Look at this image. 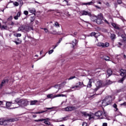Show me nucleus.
I'll return each instance as SVG.
<instances>
[{"label": "nucleus", "mask_w": 126, "mask_h": 126, "mask_svg": "<svg viewBox=\"0 0 126 126\" xmlns=\"http://www.w3.org/2000/svg\"><path fill=\"white\" fill-rule=\"evenodd\" d=\"M102 126H108V124L107 123H103Z\"/></svg>", "instance_id": "nucleus-50"}, {"label": "nucleus", "mask_w": 126, "mask_h": 126, "mask_svg": "<svg viewBox=\"0 0 126 126\" xmlns=\"http://www.w3.org/2000/svg\"><path fill=\"white\" fill-rule=\"evenodd\" d=\"M34 122H40V120H34Z\"/></svg>", "instance_id": "nucleus-63"}, {"label": "nucleus", "mask_w": 126, "mask_h": 126, "mask_svg": "<svg viewBox=\"0 0 126 126\" xmlns=\"http://www.w3.org/2000/svg\"><path fill=\"white\" fill-rule=\"evenodd\" d=\"M82 15H88L89 16H91V13L86 11H83Z\"/></svg>", "instance_id": "nucleus-15"}, {"label": "nucleus", "mask_w": 126, "mask_h": 126, "mask_svg": "<svg viewBox=\"0 0 126 126\" xmlns=\"http://www.w3.org/2000/svg\"><path fill=\"white\" fill-rule=\"evenodd\" d=\"M124 58L125 60H126V55H124Z\"/></svg>", "instance_id": "nucleus-64"}, {"label": "nucleus", "mask_w": 126, "mask_h": 126, "mask_svg": "<svg viewBox=\"0 0 126 126\" xmlns=\"http://www.w3.org/2000/svg\"><path fill=\"white\" fill-rule=\"evenodd\" d=\"M110 38L112 40H115L116 39V34L114 33L111 34Z\"/></svg>", "instance_id": "nucleus-26"}, {"label": "nucleus", "mask_w": 126, "mask_h": 126, "mask_svg": "<svg viewBox=\"0 0 126 126\" xmlns=\"http://www.w3.org/2000/svg\"><path fill=\"white\" fill-rule=\"evenodd\" d=\"M44 123L45 124V125H47V126H51V122L47 121V120H45Z\"/></svg>", "instance_id": "nucleus-31"}, {"label": "nucleus", "mask_w": 126, "mask_h": 126, "mask_svg": "<svg viewBox=\"0 0 126 126\" xmlns=\"http://www.w3.org/2000/svg\"><path fill=\"white\" fill-rule=\"evenodd\" d=\"M37 102H38L37 100H32V101H31L30 105H35V104H36V103H37Z\"/></svg>", "instance_id": "nucleus-29"}, {"label": "nucleus", "mask_w": 126, "mask_h": 126, "mask_svg": "<svg viewBox=\"0 0 126 126\" xmlns=\"http://www.w3.org/2000/svg\"><path fill=\"white\" fill-rule=\"evenodd\" d=\"M29 101L25 99H16L15 100V104L16 106L12 108V109H17V108H19V106L21 107H26L28 106Z\"/></svg>", "instance_id": "nucleus-1"}, {"label": "nucleus", "mask_w": 126, "mask_h": 126, "mask_svg": "<svg viewBox=\"0 0 126 126\" xmlns=\"http://www.w3.org/2000/svg\"><path fill=\"white\" fill-rule=\"evenodd\" d=\"M47 112V110L46 111H42L41 112H34L33 113V114H43V113H45Z\"/></svg>", "instance_id": "nucleus-33"}, {"label": "nucleus", "mask_w": 126, "mask_h": 126, "mask_svg": "<svg viewBox=\"0 0 126 126\" xmlns=\"http://www.w3.org/2000/svg\"><path fill=\"white\" fill-rule=\"evenodd\" d=\"M14 23H13V22H11V24H10V25L11 26H13V25H14Z\"/></svg>", "instance_id": "nucleus-58"}, {"label": "nucleus", "mask_w": 126, "mask_h": 126, "mask_svg": "<svg viewBox=\"0 0 126 126\" xmlns=\"http://www.w3.org/2000/svg\"><path fill=\"white\" fill-rule=\"evenodd\" d=\"M76 108L74 106H71V107H67L64 108V111L66 112H70L71 111H73V110H75Z\"/></svg>", "instance_id": "nucleus-8"}, {"label": "nucleus", "mask_w": 126, "mask_h": 126, "mask_svg": "<svg viewBox=\"0 0 126 126\" xmlns=\"http://www.w3.org/2000/svg\"><path fill=\"white\" fill-rule=\"evenodd\" d=\"M53 97V94H48L47 98H52Z\"/></svg>", "instance_id": "nucleus-42"}, {"label": "nucleus", "mask_w": 126, "mask_h": 126, "mask_svg": "<svg viewBox=\"0 0 126 126\" xmlns=\"http://www.w3.org/2000/svg\"><path fill=\"white\" fill-rule=\"evenodd\" d=\"M112 83H113V82H112V81H111L110 80H107V84H108V85H110V84H112Z\"/></svg>", "instance_id": "nucleus-34"}, {"label": "nucleus", "mask_w": 126, "mask_h": 126, "mask_svg": "<svg viewBox=\"0 0 126 126\" xmlns=\"http://www.w3.org/2000/svg\"><path fill=\"white\" fill-rule=\"evenodd\" d=\"M96 46H97V47H101V48H107L110 46V44L108 42H106L105 43L98 42L96 44Z\"/></svg>", "instance_id": "nucleus-6"}, {"label": "nucleus", "mask_w": 126, "mask_h": 126, "mask_svg": "<svg viewBox=\"0 0 126 126\" xmlns=\"http://www.w3.org/2000/svg\"><path fill=\"white\" fill-rule=\"evenodd\" d=\"M104 60H105V61H107L108 62H109L110 61V57H108V56H104L103 57Z\"/></svg>", "instance_id": "nucleus-30"}, {"label": "nucleus", "mask_w": 126, "mask_h": 126, "mask_svg": "<svg viewBox=\"0 0 126 126\" xmlns=\"http://www.w3.org/2000/svg\"><path fill=\"white\" fill-rule=\"evenodd\" d=\"M16 36V37H21V33H17Z\"/></svg>", "instance_id": "nucleus-47"}, {"label": "nucleus", "mask_w": 126, "mask_h": 126, "mask_svg": "<svg viewBox=\"0 0 126 126\" xmlns=\"http://www.w3.org/2000/svg\"><path fill=\"white\" fill-rule=\"evenodd\" d=\"M82 115H83V116H85V117H89V120H90L91 119H92V117H91V115L86 113V112H82Z\"/></svg>", "instance_id": "nucleus-14"}, {"label": "nucleus", "mask_w": 126, "mask_h": 126, "mask_svg": "<svg viewBox=\"0 0 126 126\" xmlns=\"http://www.w3.org/2000/svg\"><path fill=\"white\" fill-rule=\"evenodd\" d=\"M42 29H43V30H44L45 33H50V32H49V30H48V29H46V28H42Z\"/></svg>", "instance_id": "nucleus-40"}, {"label": "nucleus", "mask_w": 126, "mask_h": 126, "mask_svg": "<svg viewBox=\"0 0 126 126\" xmlns=\"http://www.w3.org/2000/svg\"><path fill=\"white\" fill-rule=\"evenodd\" d=\"M107 75H108V77L109 76H111V75L113 74V71H112V69H108L107 71Z\"/></svg>", "instance_id": "nucleus-18"}, {"label": "nucleus", "mask_w": 126, "mask_h": 126, "mask_svg": "<svg viewBox=\"0 0 126 126\" xmlns=\"http://www.w3.org/2000/svg\"><path fill=\"white\" fill-rule=\"evenodd\" d=\"M95 116L98 117L100 119H106L108 121H110V118L108 117V115H107V114L104 111H98L95 113Z\"/></svg>", "instance_id": "nucleus-3"}, {"label": "nucleus", "mask_w": 126, "mask_h": 126, "mask_svg": "<svg viewBox=\"0 0 126 126\" xmlns=\"http://www.w3.org/2000/svg\"><path fill=\"white\" fill-rule=\"evenodd\" d=\"M122 38H123V40L125 43H126V36H125V35L122 34L121 35Z\"/></svg>", "instance_id": "nucleus-28"}, {"label": "nucleus", "mask_w": 126, "mask_h": 126, "mask_svg": "<svg viewBox=\"0 0 126 126\" xmlns=\"http://www.w3.org/2000/svg\"><path fill=\"white\" fill-rule=\"evenodd\" d=\"M3 102H4L3 101L0 100V106L3 105Z\"/></svg>", "instance_id": "nucleus-51"}, {"label": "nucleus", "mask_w": 126, "mask_h": 126, "mask_svg": "<svg viewBox=\"0 0 126 126\" xmlns=\"http://www.w3.org/2000/svg\"><path fill=\"white\" fill-rule=\"evenodd\" d=\"M76 44H77V40L76 39H74L72 41V46L73 48L76 45Z\"/></svg>", "instance_id": "nucleus-23"}, {"label": "nucleus", "mask_w": 126, "mask_h": 126, "mask_svg": "<svg viewBox=\"0 0 126 126\" xmlns=\"http://www.w3.org/2000/svg\"><path fill=\"white\" fill-rule=\"evenodd\" d=\"M13 4L14 5H15V6H18V5H19V3H18V2L16 1L14 2Z\"/></svg>", "instance_id": "nucleus-36"}, {"label": "nucleus", "mask_w": 126, "mask_h": 126, "mask_svg": "<svg viewBox=\"0 0 126 126\" xmlns=\"http://www.w3.org/2000/svg\"><path fill=\"white\" fill-rule=\"evenodd\" d=\"M117 2L118 4H121L123 3V1H122V0H118Z\"/></svg>", "instance_id": "nucleus-45"}, {"label": "nucleus", "mask_w": 126, "mask_h": 126, "mask_svg": "<svg viewBox=\"0 0 126 126\" xmlns=\"http://www.w3.org/2000/svg\"><path fill=\"white\" fill-rule=\"evenodd\" d=\"M74 78H76L75 76H72L70 77V78H69L68 79V80H71L72 79H74Z\"/></svg>", "instance_id": "nucleus-38"}, {"label": "nucleus", "mask_w": 126, "mask_h": 126, "mask_svg": "<svg viewBox=\"0 0 126 126\" xmlns=\"http://www.w3.org/2000/svg\"><path fill=\"white\" fill-rule=\"evenodd\" d=\"M120 75H121V76H126V70L122 69L121 70Z\"/></svg>", "instance_id": "nucleus-13"}, {"label": "nucleus", "mask_w": 126, "mask_h": 126, "mask_svg": "<svg viewBox=\"0 0 126 126\" xmlns=\"http://www.w3.org/2000/svg\"><path fill=\"white\" fill-rule=\"evenodd\" d=\"M53 53H54V50H50L49 52H48V54L49 55H51V54H53Z\"/></svg>", "instance_id": "nucleus-41"}, {"label": "nucleus", "mask_w": 126, "mask_h": 126, "mask_svg": "<svg viewBox=\"0 0 126 126\" xmlns=\"http://www.w3.org/2000/svg\"><path fill=\"white\" fill-rule=\"evenodd\" d=\"M17 16L20 17V12H18L17 13Z\"/></svg>", "instance_id": "nucleus-55"}, {"label": "nucleus", "mask_w": 126, "mask_h": 126, "mask_svg": "<svg viewBox=\"0 0 126 126\" xmlns=\"http://www.w3.org/2000/svg\"><path fill=\"white\" fill-rule=\"evenodd\" d=\"M29 11L31 13H32L33 14H35V13H36V10H35V8H29Z\"/></svg>", "instance_id": "nucleus-16"}, {"label": "nucleus", "mask_w": 126, "mask_h": 126, "mask_svg": "<svg viewBox=\"0 0 126 126\" xmlns=\"http://www.w3.org/2000/svg\"><path fill=\"white\" fill-rule=\"evenodd\" d=\"M18 16H14V19H15V20H17V19H18Z\"/></svg>", "instance_id": "nucleus-53"}, {"label": "nucleus", "mask_w": 126, "mask_h": 126, "mask_svg": "<svg viewBox=\"0 0 126 126\" xmlns=\"http://www.w3.org/2000/svg\"><path fill=\"white\" fill-rule=\"evenodd\" d=\"M113 107L114 108H115V109H116V111H118V108H117V104L116 103H114L113 104Z\"/></svg>", "instance_id": "nucleus-39"}, {"label": "nucleus", "mask_w": 126, "mask_h": 126, "mask_svg": "<svg viewBox=\"0 0 126 126\" xmlns=\"http://www.w3.org/2000/svg\"><path fill=\"white\" fill-rule=\"evenodd\" d=\"M34 20H35V16L31 17L30 18L31 25H32L33 24V22H34Z\"/></svg>", "instance_id": "nucleus-21"}, {"label": "nucleus", "mask_w": 126, "mask_h": 126, "mask_svg": "<svg viewBox=\"0 0 126 126\" xmlns=\"http://www.w3.org/2000/svg\"><path fill=\"white\" fill-rule=\"evenodd\" d=\"M62 41H63V38H60L59 41L58 42V43H59V44L61 43V42H62Z\"/></svg>", "instance_id": "nucleus-52"}, {"label": "nucleus", "mask_w": 126, "mask_h": 126, "mask_svg": "<svg viewBox=\"0 0 126 126\" xmlns=\"http://www.w3.org/2000/svg\"><path fill=\"white\" fill-rule=\"evenodd\" d=\"M8 83V79L3 80L1 81V84L0 85V88H2V86H4V85H6Z\"/></svg>", "instance_id": "nucleus-9"}, {"label": "nucleus", "mask_w": 126, "mask_h": 126, "mask_svg": "<svg viewBox=\"0 0 126 126\" xmlns=\"http://www.w3.org/2000/svg\"><path fill=\"white\" fill-rule=\"evenodd\" d=\"M55 97H66V95L65 94H59L56 95Z\"/></svg>", "instance_id": "nucleus-27"}, {"label": "nucleus", "mask_w": 126, "mask_h": 126, "mask_svg": "<svg viewBox=\"0 0 126 126\" xmlns=\"http://www.w3.org/2000/svg\"><path fill=\"white\" fill-rule=\"evenodd\" d=\"M46 110H52V109H54V107L51 108H46Z\"/></svg>", "instance_id": "nucleus-57"}, {"label": "nucleus", "mask_w": 126, "mask_h": 126, "mask_svg": "<svg viewBox=\"0 0 126 126\" xmlns=\"http://www.w3.org/2000/svg\"><path fill=\"white\" fill-rule=\"evenodd\" d=\"M95 6L96 7V8H98V9H101V7H99L98 5H95Z\"/></svg>", "instance_id": "nucleus-60"}, {"label": "nucleus", "mask_w": 126, "mask_h": 126, "mask_svg": "<svg viewBox=\"0 0 126 126\" xmlns=\"http://www.w3.org/2000/svg\"><path fill=\"white\" fill-rule=\"evenodd\" d=\"M28 11H24V14H25V15H28Z\"/></svg>", "instance_id": "nucleus-43"}, {"label": "nucleus", "mask_w": 126, "mask_h": 126, "mask_svg": "<svg viewBox=\"0 0 126 126\" xmlns=\"http://www.w3.org/2000/svg\"><path fill=\"white\" fill-rule=\"evenodd\" d=\"M55 26L56 28L60 27V24H59V23L56 22L55 23Z\"/></svg>", "instance_id": "nucleus-35"}, {"label": "nucleus", "mask_w": 126, "mask_h": 126, "mask_svg": "<svg viewBox=\"0 0 126 126\" xmlns=\"http://www.w3.org/2000/svg\"><path fill=\"white\" fill-rule=\"evenodd\" d=\"M103 20H104V22H105L107 24H109V22H108V21H107V20L104 19Z\"/></svg>", "instance_id": "nucleus-56"}, {"label": "nucleus", "mask_w": 126, "mask_h": 126, "mask_svg": "<svg viewBox=\"0 0 126 126\" xmlns=\"http://www.w3.org/2000/svg\"><path fill=\"white\" fill-rule=\"evenodd\" d=\"M89 82L88 83V85L87 86V87L88 88H91L92 87V82H93V79H89Z\"/></svg>", "instance_id": "nucleus-11"}, {"label": "nucleus", "mask_w": 126, "mask_h": 126, "mask_svg": "<svg viewBox=\"0 0 126 126\" xmlns=\"http://www.w3.org/2000/svg\"><path fill=\"white\" fill-rule=\"evenodd\" d=\"M88 126L87 124L85 122H84L82 124V126Z\"/></svg>", "instance_id": "nucleus-49"}, {"label": "nucleus", "mask_w": 126, "mask_h": 126, "mask_svg": "<svg viewBox=\"0 0 126 126\" xmlns=\"http://www.w3.org/2000/svg\"><path fill=\"white\" fill-rule=\"evenodd\" d=\"M112 25L113 27H114V28H115V29H117V30H119L120 28L119 27H118V26H117V25H116V24L112 23Z\"/></svg>", "instance_id": "nucleus-22"}, {"label": "nucleus", "mask_w": 126, "mask_h": 126, "mask_svg": "<svg viewBox=\"0 0 126 126\" xmlns=\"http://www.w3.org/2000/svg\"><path fill=\"white\" fill-rule=\"evenodd\" d=\"M12 19V16H11L9 18H8V20H11Z\"/></svg>", "instance_id": "nucleus-59"}, {"label": "nucleus", "mask_w": 126, "mask_h": 126, "mask_svg": "<svg viewBox=\"0 0 126 126\" xmlns=\"http://www.w3.org/2000/svg\"><path fill=\"white\" fill-rule=\"evenodd\" d=\"M24 29H25V28L24 27V26H22L19 28V29H18V31H22L24 30Z\"/></svg>", "instance_id": "nucleus-25"}, {"label": "nucleus", "mask_w": 126, "mask_h": 126, "mask_svg": "<svg viewBox=\"0 0 126 126\" xmlns=\"http://www.w3.org/2000/svg\"><path fill=\"white\" fill-rule=\"evenodd\" d=\"M63 84H66V82H64L62 84L57 85L55 86L54 87H55V88L58 89V91H59V90H60V89H61V87H62V86L63 85Z\"/></svg>", "instance_id": "nucleus-12"}, {"label": "nucleus", "mask_w": 126, "mask_h": 126, "mask_svg": "<svg viewBox=\"0 0 126 126\" xmlns=\"http://www.w3.org/2000/svg\"><path fill=\"white\" fill-rule=\"evenodd\" d=\"M95 86L96 88H95L94 91L96 92L102 86V82L101 81H97L95 84Z\"/></svg>", "instance_id": "nucleus-7"}, {"label": "nucleus", "mask_w": 126, "mask_h": 126, "mask_svg": "<svg viewBox=\"0 0 126 126\" xmlns=\"http://www.w3.org/2000/svg\"><path fill=\"white\" fill-rule=\"evenodd\" d=\"M121 106H126V102H124L121 104Z\"/></svg>", "instance_id": "nucleus-54"}, {"label": "nucleus", "mask_w": 126, "mask_h": 126, "mask_svg": "<svg viewBox=\"0 0 126 126\" xmlns=\"http://www.w3.org/2000/svg\"><path fill=\"white\" fill-rule=\"evenodd\" d=\"M111 103H112V97H111V96H107L102 100V106H103V107H106V106L110 105Z\"/></svg>", "instance_id": "nucleus-4"}, {"label": "nucleus", "mask_w": 126, "mask_h": 126, "mask_svg": "<svg viewBox=\"0 0 126 126\" xmlns=\"http://www.w3.org/2000/svg\"><path fill=\"white\" fill-rule=\"evenodd\" d=\"M92 21L96 22L97 24L100 25L103 23V20H104V17L103 14L100 13L97 16L92 17Z\"/></svg>", "instance_id": "nucleus-2"}, {"label": "nucleus", "mask_w": 126, "mask_h": 126, "mask_svg": "<svg viewBox=\"0 0 126 126\" xmlns=\"http://www.w3.org/2000/svg\"><path fill=\"white\" fill-rule=\"evenodd\" d=\"M17 42H21V40H20L19 38H17L16 40Z\"/></svg>", "instance_id": "nucleus-61"}, {"label": "nucleus", "mask_w": 126, "mask_h": 126, "mask_svg": "<svg viewBox=\"0 0 126 126\" xmlns=\"http://www.w3.org/2000/svg\"><path fill=\"white\" fill-rule=\"evenodd\" d=\"M1 30H7V26H2L0 27Z\"/></svg>", "instance_id": "nucleus-24"}, {"label": "nucleus", "mask_w": 126, "mask_h": 126, "mask_svg": "<svg viewBox=\"0 0 126 126\" xmlns=\"http://www.w3.org/2000/svg\"><path fill=\"white\" fill-rule=\"evenodd\" d=\"M92 3H93V1L87 2V5H91V4H92Z\"/></svg>", "instance_id": "nucleus-44"}, {"label": "nucleus", "mask_w": 126, "mask_h": 126, "mask_svg": "<svg viewBox=\"0 0 126 126\" xmlns=\"http://www.w3.org/2000/svg\"><path fill=\"white\" fill-rule=\"evenodd\" d=\"M15 119H10L8 120H6L4 118H2L0 119V125L3 126H6L7 124H8L9 122H15Z\"/></svg>", "instance_id": "nucleus-5"}, {"label": "nucleus", "mask_w": 126, "mask_h": 126, "mask_svg": "<svg viewBox=\"0 0 126 126\" xmlns=\"http://www.w3.org/2000/svg\"><path fill=\"white\" fill-rule=\"evenodd\" d=\"M67 120H68V116H66L61 118L60 122H64V121H67Z\"/></svg>", "instance_id": "nucleus-19"}, {"label": "nucleus", "mask_w": 126, "mask_h": 126, "mask_svg": "<svg viewBox=\"0 0 126 126\" xmlns=\"http://www.w3.org/2000/svg\"><path fill=\"white\" fill-rule=\"evenodd\" d=\"M59 44H60L59 43L57 42V43L55 44L56 47H58Z\"/></svg>", "instance_id": "nucleus-62"}, {"label": "nucleus", "mask_w": 126, "mask_h": 126, "mask_svg": "<svg viewBox=\"0 0 126 126\" xmlns=\"http://www.w3.org/2000/svg\"><path fill=\"white\" fill-rule=\"evenodd\" d=\"M97 33L95 32H92V33H91L90 34V36H94V37H95V38H97L98 35H97Z\"/></svg>", "instance_id": "nucleus-20"}, {"label": "nucleus", "mask_w": 126, "mask_h": 126, "mask_svg": "<svg viewBox=\"0 0 126 126\" xmlns=\"http://www.w3.org/2000/svg\"><path fill=\"white\" fill-rule=\"evenodd\" d=\"M71 88L72 89H76V88H79V86L77 85V86H73V87H71Z\"/></svg>", "instance_id": "nucleus-37"}, {"label": "nucleus", "mask_w": 126, "mask_h": 126, "mask_svg": "<svg viewBox=\"0 0 126 126\" xmlns=\"http://www.w3.org/2000/svg\"><path fill=\"white\" fill-rule=\"evenodd\" d=\"M13 104L14 107H16V104H15V100L14 101V102H9L7 101L6 102V106L7 108H9L10 106H11V104Z\"/></svg>", "instance_id": "nucleus-10"}, {"label": "nucleus", "mask_w": 126, "mask_h": 126, "mask_svg": "<svg viewBox=\"0 0 126 126\" xmlns=\"http://www.w3.org/2000/svg\"><path fill=\"white\" fill-rule=\"evenodd\" d=\"M50 34H53V35H61V32H57L56 31H53V32H50Z\"/></svg>", "instance_id": "nucleus-17"}, {"label": "nucleus", "mask_w": 126, "mask_h": 126, "mask_svg": "<svg viewBox=\"0 0 126 126\" xmlns=\"http://www.w3.org/2000/svg\"><path fill=\"white\" fill-rule=\"evenodd\" d=\"M44 121H47V119H39V122H43Z\"/></svg>", "instance_id": "nucleus-48"}, {"label": "nucleus", "mask_w": 126, "mask_h": 126, "mask_svg": "<svg viewBox=\"0 0 126 126\" xmlns=\"http://www.w3.org/2000/svg\"><path fill=\"white\" fill-rule=\"evenodd\" d=\"M14 43H15L17 45H20V44H21V41H17V40H14L13 41Z\"/></svg>", "instance_id": "nucleus-32"}, {"label": "nucleus", "mask_w": 126, "mask_h": 126, "mask_svg": "<svg viewBox=\"0 0 126 126\" xmlns=\"http://www.w3.org/2000/svg\"><path fill=\"white\" fill-rule=\"evenodd\" d=\"M19 2H20L21 5H23V1H22V0H19Z\"/></svg>", "instance_id": "nucleus-46"}]
</instances>
